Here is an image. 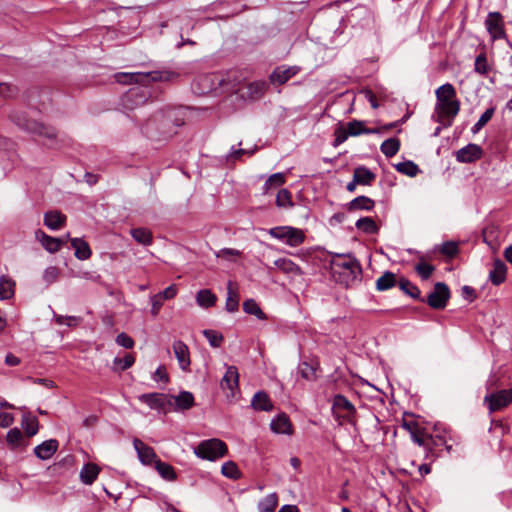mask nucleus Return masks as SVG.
<instances>
[{
	"instance_id": "1",
	"label": "nucleus",
	"mask_w": 512,
	"mask_h": 512,
	"mask_svg": "<svg viewBox=\"0 0 512 512\" xmlns=\"http://www.w3.org/2000/svg\"><path fill=\"white\" fill-rule=\"evenodd\" d=\"M179 77V74L169 70H157L150 72H130V105L140 106L151 97L148 85L152 82H171Z\"/></svg>"
},
{
	"instance_id": "2",
	"label": "nucleus",
	"mask_w": 512,
	"mask_h": 512,
	"mask_svg": "<svg viewBox=\"0 0 512 512\" xmlns=\"http://www.w3.org/2000/svg\"><path fill=\"white\" fill-rule=\"evenodd\" d=\"M333 280L345 288L354 287L362 280V267L350 253H335L330 261Z\"/></svg>"
},
{
	"instance_id": "3",
	"label": "nucleus",
	"mask_w": 512,
	"mask_h": 512,
	"mask_svg": "<svg viewBox=\"0 0 512 512\" xmlns=\"http://www.w3.org/2000/svg\"><path fill=\"white\" fill-rule=\"evenodd\" d=\"M435 114L436 121L445 127L452 125L454 118L460 111V101L456 97V90L450 83L443 84L436 92Z\"/></svg>"
},
{
	"instance_id": "4",
	"label": "nucleus",
	"mask_w": 512,
	"mask_h": 512,
	"mask_svg": "<svg viewBox=\"0 0 512 512\" xmlns=\"http://www.w3.org/2000/svg\"><path fill=\"white\" fill-rule=\"evenodd\" d=\"M8 117L11 122L28 133H33L40 137H45L48 140H55L57 137V132L53 127L45 126L36 120L30 119L27 115V112L23 109H12Z\"/></svg>"
},
{
	"instance_id": "5",
	"label": "nucleus",
	"mask_w": 512,
	"mask_h": 512,
	"mask_svg": "<svg viewBox=\"0 0 512 512\" xmlns=\"http://www.w3.org/2000/svg\"><path fill=\"white\" fill-rule=\"evenodd\" d=\"M332 414L339 425L348 423L357 424V410L355 406L342 394H337L332 400Z\"/></svg>"
},
{
	"instance_id": "6",
	"label": "nucleus",
	"mask_w": 512,
	"mask_h": 512,
	"mask_svg": "<svg viewBox=\"0 0 512 512\" xmlns=\"http://www.w3.org/2000/svg\"><path fill=\"white\" fill-rule=\"evenodd\" d=\"M197 457L209 461H215L228 453L226 443L218 438L201 441L194 449Z\"/></svg>"
},
{
	"instance_id": "7",
	"label": "nucleus",
	"mask_w": 512,
	"mask_h": 512,
	"mask_svg": "<svg viewBox=\"0 0 512 512\" xmlns=\"http://www.w3.org/2000/svg\"><path fill=\"white\" fill-rule=\"evenodd\" d=\"M141 129L143 134L153 140H164L174 133L170 127V121L163 115H157L147 120Z\"/></svg>"
},
{
	"instance_id": "8",
	"label": "nucleus",
	"mask_w": 512,
	"mask_h": 512,
	"mask_svg": "<svg viewBox=\"0 0 512 512\" xmlns=\"http://www.w3.org/2000/svg\"><path fill=\"white\" fill-rule=\"evenodd\" d=\"M268 233L271 237L284 241L290 247H297L305 241L304 231L292 226L273 227L268 230Z\"/></svg>"
},
{
	"instance_id": "9",
	"label": "nucleus",
	"mask_w": 512,
	"mask_h": 512,
	"mask_svg": "<svg viewBox=\"0 0 512 512\" xmlns=\"http://www.w3.org/2000/svg\"><path fill=\"white\" fill-rule=\"evenodd\" d=\"M512 402V389H502L484 397L490 413L502 410Z\"/></svg>"
},
{
	"instance_id": "10",
	"label": "nucleus",
	"mask_w": 512,
	"mask_h": 512,
	"mask_svg": "<svg viewBox=\"0 0 512 512\" xmlns=\"http://www.w3.org/2000/svg\"><path fill=\"white\" fill-rule=\"evenodd\" d=\"M449 299V287L444 282H437L425 301L431 308L442 310L446 307Z\"/></svg>"
},
{
	"instance_id": "11",
	"label": "nucleus",
	"mask_w": 512,
	"mask_h": 512,
	"mask_svg": "<svg viewBox=\"0 0 512 512\" xmlns=\"http://www.w3.org/2000/svg\"><path fill=\"white\" fill-rule=\"evenodd\" d=\"M485 26L492 40L505 39L503 16L499 12H489L485 20Z\"/></svg>"
},
{
	"instance_id": "12",
	"label": "nucleus",
	"mask_w": 512,
	"mask_h": 512,
	"mask_svg": "<svg viewBox=\"0 0 512 512\" xmlns=\"http://www.w3.org/2000/svg\"><path fill=\"white\" fill-rule=\"evenodd\" d=\"M133 446L137 453L139 461L143 465H154L155 462L159 459L154 449L151 446L144 443L142 440L138 438L133 439Z\"/></svg>"
},
{
	"instance_id": "13",
	"label": "nucleus",
	"mask_w": 512,
	"mask_h": 512,
	"mask_svg": "<svg viewBox=\"0 0 512 512\" xmlns=\"http://www.w3.org/2000/svg\"><path fill=\"white\" fill-rule=\"evenodd\" d=\"M482 148L470 143L456 152V160L460 163H472L482 157Z\"/></svg>"
},
{
	"instance_id": "14",
	"label": "nucleus",
	"mask_w": 512,
	"mask_h": 512,
	"mask_svg": "<svg viewBox=\"0 0 512 512\" xmlns=\"http://www.w3.org/2000/svg\"><path fill=\"white\" fill-rule=\"evenodd\" d=\"M173 351L180 369L184 372H189L191 360L188 346L183 341L176 340L173 342Z\"/></svg>"
},
{
	"instance_id": "15",
	"label": "nucleus",
	"mask_w": 512,
	"mask_h": 512,
	"mask_svg": "<svg viewBox=\"0 0 512 512\" xmlns=\"http://www.w3.org/2000/svg\"><path fill=\"white\" fill-rule=\"evenodd\" d=\"M220 386L223 390H229L232 396L235 394V391L239 388V373L236 366H227Z\"/></svg>"
},
{
	"instance_id": "16",
	"label": "nucleus",
	"mask_w": 512,
	"mask_h": 512,
	"mask_svg": "<svg viewBox=\"0 0 512 512\" xmlns=\"http://www.w3.org/2000/svg\"><path fill=\"white\" fill-rule=\"evenodd\" d=\"M299 71L298 66H278L270 75V81L274 84L283 85Z\"/></svg>"
},
{
	"instance_id": "17",
	"label": "nucleus",
	"mask_w": 512,
	"mask_h": 512,
	"mask_svg": "<svg viewBox=\"0 0 512 512\" xmlns=\"http://www.w3.org/2000/svg\"><path fill=\"white\" fill-rule=\"evenodd\" d=\"M446 445V439L441 435H430L429 442L425 449V458L434 461L440 456L442 447Z\"/></svg>"
},
{
	"instance_id": "18",
	"label": "nucleus",
	"mask_w": 512,
	"mask_h": 512,
	"mask_svg": "<svg viewBox=\"0 0 512 512\" xmlns=\"http://www.w3.org/2000/svg\"><path fill=\"white\" fill-rule=\"evenodd\" d=\"M58 446L57 440L49 439L36 446L34 448V454L41 460H48L56 453Z\"/></svg>"
},
{
	"instance_id": "19",
	"label": "nucleus",
	"mask_w": 512,
	"mask_h": 512,
	"mask_svg": "<svg viewBox=\"0 0 512 512\" xmlns=\"http://www.w3.org/2000/svg\"><path fill=\"white\" fill-rule=\"evenodd\" d=\"M239 300H240V295L238 292L237 284L234 283L233 281H228L225 309L230 313H234V312L238 311Z\"/></svg>"
},
{
	"instance_id": "20",
	"label": "nucleus",
	"mask_w": 512,
	"mask_h": 512,
	"mask_svg": "<svg viewBox=\"0 0 512 512\" xmlns=\"http://www.w3.org/2000/svg\"><path fill=\"white\" fill-rule=\"evenodd\" d=\"M35 235L37 240L44 247V249L50 253L57 252L63 244L62 239L49 236L41 230L36 231Z\"/></svg>"
},
{
	"instance_id": "21",
	"label": "nucleus",
	"mask_w": 512,
	"mask_h": 512,
	"mask_svg": "<svg viewBox=\"0 0 512 512\" xmlns=\"http://www.w3.org/2000/svg\"><path fill=\"white\" fill-rule=\"evenodd\" d=\"M244 77L238 70H229L219 79V85L226 88L227 90L235 89L242 81Z\"/></svg>"
},
{
	"instance_id": "22",
	"label": "nucleus",
	"mask_w": 512,
	"mask_h": 512,
	"mask_svg": "<svg viewBox=\"0 0 512 512\" xmlns=\"http://www.w3.org/2000/svg\"><path fill=\"white\" fill-rule=\"evenodd\" d=\"M506 274L507 267L505 263L500 259L494 260L493 268L489 272V280L492 284L496 286L502 284L506 280Z\"/></svg>"
},
{
	"instance_id": "23",
	"label": "nucleus",
	"mask_w": 512,
	"mask_h": 512,
	"mask_svg": "<svg viewBox=\"0 0 512 512\" xmlns=\"http://www.w3.org/2000/svg\"><path fill=\"white\" fill-rule=\"evenodd\" d=\"M251 405L257 411H271L273 409L271 399L264 391H258L254 394Z\"/></svg>"
},
{
	"instance_id": "24",
	"label": "nucleus",
	"mask_w": 512,
	"mask_h": 512,
	"mask_svg": "<svg viewBox=\"0 0 512 512\" xmlns=\"http://www.w3.org/2000/svg\"><path fill=\"white\" fill-rule=\"evenodd\" d=\"M66 221V216L61 212L54 210L44 214V224L51 230L60 229Z\"/></svg>"
},
{
	"instance_id": "25",
	"label": "nucleus",
	"mask_w": 512,
	"mask_h": 512,
	"mask_svg": "<svg viewBox=\"0 0 512 512\" xmlns=\"http://www.w3.org/2000/svg\"><path fill=\"white\" fill-rule=\"evenodd\" d=\"M374 206L375 202L373 199L362 195L351 200L347 205V210L350 212L358 210L370 211L374 208Z\"/></svg>"
},
{
	"instance_id": "26",
	"label": "nucleus",
	"mask_w": 512,
	"mask_h": 512,
	"mask_svg": "<svg viewBox=\"0 0 512 512\" xmlns=\"http://www.w3.org/2000/svg\"><path fill=\"white\" fill-rule=\"evenodd\" d=\"M131 237L142 246H150L153 243V234L150 229L139 227L130 229Z\"/></svg>"
},
{
	"instance_id": "27",
	"label": "nucleus",
	"mask_w": 512,
	"mask_h": 512,
	"mask_svg": "<svg viewBox=\"0 0 512 512\" xmlns=\"http://www.w3.org/2000/svg\"><path fill=\"white\" fill-rule=\"evenodd\" d=\"M139 399L152 409H162L167 403V396L161 393L142 394Z\"/></svg>"
},
{
	"instance_id": "28",
	"label": "nucleus",
	"mask_w": 512,
	"mask_h": 512,
	"mask_svg": "<svg viewBox=\"0 0 512 512\" xmlns=\"http://www.w3.org/2000/svg\"><path fill=\"white\" fill-rule=\"evenodd\" d=\"M271 429L278 434H291V422L286 414H280L271 421Z\"/></svg>"
},
{
	"instance_id": "29",
	"label": "nucleus",
	"mask_w": 512,
	"mask_h": 512,
	"mask_svg": "<svg viewBox=\"0 0 512 512\" xmlns=\"http://www.w3.org/2000/svg\"><path fill=\"white\" fill-rule=\"evenodd\" d=\"M274 265L283 273L291 276L302 275L301 268L292 260L287 258H279L275 260Z\"/></svg>"
},
{
	"instance_id": "30",
	"label": "nucleus",
	"mask_w": 512,
	"mask_h": 512,
	"mask_svg": "<svg viewBox=\"0 0 512 512\" xmlns=\"http://www.w3.org/2000/svg\"><path fill=\"white\" fill-rule=\"evenodd\" d=\"M398 286L401 291H403L406 295L410 296L411 298L419 300L421 302H425V300L421 298L420 289L407 278L401 277L398 280Z\"/></svg>"
},
{
	"instance_id": "31",
	"label": "nucleus",
	"mask_w": 512,
	"mask_h": 512,
	"mask_svg": "<svg viewBox=\"0 0 512 512\" xmlns=\"http://www.w3.org/2000/svg\"><path fill=\"white\" fill-rule=\"evenodd\" d=\"M353 175L359 185H371L376 179V174L365 166H358L354 169Z\"/></svg>"
},
{
	"instance_id": "32",
	"label": "nucleus",
	"mask_w": 512,
	"mask_h": 512,
	"mask_svg": "<svg viewBox=\"0 0 512 512\" xmlns=\"http://www.w3.org/2000/svg\"><path fill=\"white\" fill-rule=\"evenodd\" d=\"M99 472L100 469L96 464L88 463L80 471V480L86 485H91L98 477Z\"/></svg>"
},
{
	"instance_id": "33",
	"label": "nucleus",
	"mask_w": 512,
	"mask_h": 512,
	"mask_svg": "<svg viewBox=\"0 0 512 512\" xmlns=\"http://www.w3.org/2000/svg\"><path fill=\"white\" fill-rule=\"evenodd\" d=\"M395 285H398V280L396 279V275L391 271L384 272L376 281V289L378 291L389 290Z\"/></svg>"
},
{
	"instance_id": "34",
	"label": "nucleus",
	"mask_w": 512,
	"mask_h": 512,
	"mask_svg": "<svg viewBox=\"0 0 512 512\" xmlns=\"http://www.w3.org/2000/svg\"><path fill=\"white\" fill-rule=\"evenodd\" d=\"M217 296L209 289H202L197 292L196 302L200 307L210 308L215 305Z\"/></svg>"
},
{
	"instance_id": "35",
	"label": "nucleus",
	"mask_w": 512,
	"mask_h": 512,
	"mask_svg": "<svg viewBox=\"0 0 512 512\" xmlns=\"http://www.w3.org/2000/svg\"><path fill=\"white\" fill-rule=\"evenodd\" d=\"M71 245L75 249V256L80 260H86L91 256V250L87 242L80 238L71 239Z\"/></svg>"
},
{
	"instance_id": "36",
	"label": "nucleus",
	"mask_w": 512,
	"mask_h": 512,
	"mask_svg": "<svg viewBox=\"0 0 512 512\" xmlns=\"http://www.w3.org/2000/svg\"><path fill=\"white\" fill-rule=\"evenodd\" d=\"M15 282L8 276L0 277V300L10 299L14 295Z\"/></svg>"
},
{
	"instance_id": "37",
	"label": "nucleus",
	"mask_w": 512,
	"mask_h": 512,
	"mask_svg": "<svg viewBox=\"0 0 512 512\" xmlns=\"http://www.w3.org/2000/svg\"><path fill=\"white\" fill-rule=\"evenodd\" d=\"M22 428L28 437H32L37 434L39 430V422L35 416L25 414L22 417Z\"/></svg>"
},
{
	"instance_id": "38",
	"label": "nucleus",
	"mask_w": 512,
	"mask_h": 512,
	"mask_svg": "<svg viewBox=\"0 0 512 512\" xmlns=\"http://www.w3.org/2000/svg\"><path fill=\"white\" fill-rule=\"evenodd\" d=\"M400 149V140L398 138L386 139L380 146L381 152L388 158L393 157Z\"/></svg>"
},
{
	"instance_id": "39",
	"label": "nucleus",
	"mask_w": 512,
	"mask_h": 512,
	"mask_svg": "<svg viewBox=\"0 0 512 512\" xmlns=\"http://www.w3.org/2000/svg\"><path fill=\"white\" fill-rule=\"evenodd\" d=\"M278 505V495L273 492L268 494L265 498L259 501L258 510L259 512H274Z\"/></svg>"
},
{
	"instance_id": "40",
	"label": "nucleus",
	"mask_w": 512,
	"mask_h": 512,
	"mask_svg": "<svg viewBox=\"0 0 512 512\" xmlns=\"http://www.w3.org/2000/svg\"><path fill=\"white\" fill-rule=\"evenodd\" d=\"M174 403L178 409H190L194 405V396L191 392L182 391L174 397Z\"/></svg>"
},
{
	"instance_id": "41",
	"label": "nucleus",
	"mask_w": 512,
	"mask_h": 512,
	"mask_svg": "<svg viewBox=\"0 0 512 512\" xmlns=\"http://www.w3.org/2000/svg\"><path fill=\"white\" fill-rule=\"evenodd\" d=\"M267 89V83L265 81H254L248 84L247 93L251 99L261 98Z\"/></svg>"
},
{
	"instance_id": "42",
	"label": "nucleus",
	"mask_w": 512,
	"mask_h": 512,
	"mask_svg": "<svg viewBox=\"0 0 512 512\" xmlns=\"http://www.w3.org/2000/svg\"><path fill=\"white\" fill-rule=\"evenodd\" d=\"M358 230L366 234H376L379 231V227L371 217H362L357 220L355 224Z\"/></svg>"
},
{
	"instance_id": "43",
	"label": "nucleus",
	"mask_w": 512,
	"mask_h": 512,
	"mask_svg": "<svg viewBox=\"0 0 512 512\" xmlns=\"http://www.w3.org/2000/svg\"><path fill=\"white\" fill-rule=\"evenodd\" d=\"M154 467L163 479L168 481H173L176 479V473L170 464L162 462L160 459H158L155 462Z\"/></svg>"
},
{
	"instance_id": "44",
	"label": "nucleus",
	"mask_w": 512,
	"mask_h": 512,
	"mask_svg": "<svg viewBox=\"0 0 512 512\" xmlns=\"http://www.w3.org/2000/svg\"><path fill=\"white\" fill-rule=\"evenodd\" d=\"M221 473L223 476L232 479L237 480L241 478L242 473L239 470L237 464L233 461H227L222 465Z\"/></svg>"
},
{
	"instance_id": "45",
	"label": "nucleus",
	"mask_w": 512,
	"mask_h": 512,
	"mask_svg": "<svg viewBox=\"0 0 512 512\" xmlns=\"http://www.w3.org/2000/svg\"><path fill=\"white\" fill-rule=\"evenodd\" d=\"M243 310L247 314L254 315L260 320L266 319L265 313L262 311V309L254 299H247L246 301H244Z\"/></svg>"
},
{
	"instance_id": "46",
	"label": "nucleus",
	"mask_w": 512,
	"mask_h": 512,
	"mask_svg": "<svg viewBox=\"0 0 512 512\" xmlns=\"http://www.w3.org/2000/svg\"><path fill=\"white\" fill-rule=\"evenodd\" d=\"M347 129L350 136H357L360 134H371L376 132V129L365 128L364 123L358 120H353L349 122L347 125Z\"/></svg>"
},
{
	"instance_id": "47",
	"label": "nucleus",
	"mask_w": 512,
	"mask_h": 512,
	"mask_svg": "<svg viewBox=\"0 0 512 512\" xmlns=\"http://www.w3.org/2000/svg\"><path fill=\"white\" fill-rule=\"evenodd\" d=\"M430 433L423 426H419L410 436L414 443L426 449L429 442Z\"/></svg>"
},
{
	"instance_id": "48",
	"label": "nucleus",
	"mask_w": 512,
	"mask_h": 512,
	"mask_svg": "<svg viewBox=\"0 0 512 512\" xmlns=\"http://www.w3.org/2000/svg\"><path fill=\"white\" fill-rule=\"evenodd\" d=\"M395 168L398 172L410 177L416 176L419 172L418 165L412 161L400 162L395 165Z\"/></svg>"
},
{
	"instance_id": "49",
	"label": "nucleus",
	"mask_w": 512,
	"mask_h": 512,
	"mask_svg": "<svg viewBox=\"0 0 512 512\" xmlns=\"http://www.w3.org/2000/svg\"><path fill=\"white\" fill-rule=\"evenodd\" d=\"M276 206L279 208H291L293 207L292 197L289 190L283 188L280 189L276 195Z\"/></svg>"
},
{
	"instance_id": "50",
	"label": "nucleus",
	"mask_w": 512,
	"mask_h": 512,
	"mask_svg": "<svg viewBox=\"0 0 512 512\" xmlns=\"http://www.w3.org/2000/svg\"><path fill=\"white\" fill-rule=\"evenodd\" d=\"M414 269L422 280H428L435 271V266L420 260Z\"/></svg>"
},
{
	"instance_id": "51",
	"label": "nucleus",
	"mask_w": 512,
	"mask_h": 512,
	"mask_svg": "<svg viewBox=\"0 0 512 512\" xmlns=\"http://www.w3.org/2000/svg\"><path fill=\"white\" fill-rule=\"evenodd\" d=\"M285 183V176L283 173H275L269 176L266 180L263 190L264 193H268L271 188H277Z\"/></svg>"
},
{
	"instance_id": "52",
	"label": "nucleus",
	"mask_w": 512,
	"mask_h": 512,
	"mask_svg": "<svg viewBox=\"0 0 512 512\" xmlns=\"http://www.w3.org/2000/svg\"><path fill=\"white\" fill-rule=\"evenodd\" d=\"M8 445L15 449L23 444V434L18 428L11 429L6 436Z\"/></svg>"
},
{
	"instance_id": "53",
	"label": "nucleus",
	"mask_w": 512,
	"mask_h": 512,
	"mask_svg": "<svg viewBox=\"0 0 512 512\" xmlns=\"http://www.w3.org/2000/svg\"><path fill=\"white\" fill-rule=\"evenodd\" d=\"M60 275V269L56 266H49L47 267L42 275V279L46 286H49L53 283H55Z\"/></svg>"
},
{
	"instance_id": "54",
	"label": "nucleus",
	"mask_w": 512,
	"mask_h": 512,
	"mask_svg": "<svg viewBox=\"0 0 512 512\" xmlns=\"http://www.w3.org/2000/svg\"><path fill=\"white\" fill-rule=\"evenodd\" d=\"M203 335L208 340L212 347H220L223 342V335L215 330L206 329L203 331Z\"/></svg>"
},
{
	"instance_id": "55",
	"label": "nucleus",
	"mask_w": 512,
	"mask_h": 512,
	"mask_svg": "<svg viewBox=\"0 0 512 512\" xmlns=\"http://www.w3.org/2000/svg\"><path fill=\"white\" fill-rule=\"evenodd\" d=\"M474 70H475V72H477L481 75H487V73L489 72L487 58L484 53H481L476 57L475 64H474Z\"/></svg>"
},
{
	"instance_id": "56",
	"label": "nucleus",
	"mask_w": 512,
	"mask_h": 512,
	"mask_svg": "<svg viewBox=\"0 0 512 512\" xmlns=\"http://www.w3.org/2000/svg\"><path fill=\"white\" fill-rule=\"evenodd\" d=\"M440 252L448 257H454L458 253V245L456 242L447 241L440 247Z\"/></svg>"
},
{
	"instance_id": "57",
	"label": "nucleus",
	"mask_w": 512,
	"mask_h": 512,
	"mask_svg": "<svg viewBox=\"0 0 512 512\" xmlns=\"http://www.w3.org/2000/svg\"><path fill=\"white\" fill-rule=\"evenodd\" d=\"M299 372L304 379L311 380L315 377V369L307 362H303L299 366Z\"/></svg>"
},
{
	"instance_id": "58",
	"label": "nucleus",
	"mask_w": 512,
	"mask_h": 512,
	"mask_svg": "<svg viewBox=\"0 0 512 512\" xmlns=\"http://www.w3.org/2000/svg\"><path fill=\"white\" fill-rule=\"evenodd\" d=\"M164 303V300L160 297V295L157 293L151 297V314L153 316H157L160 312V309L162 308Z\"/></svg>"
},
{
	"instance_id": "59",
	"label": "nucleus",
	"mask_w": 512,
	"mask_h": 512,
	"mask_svg": "<svg viewBox=\"0 0 512 512\" xmlns=\"http://www.w3.org/2000/svg\"><path fill=\"white\" fill-rule=\"evenodd\" d=\"M348 136H350V134L348 133V129H343V128L336 129L333 146H335V147L339 146L340 144H342L343 142H345L347 140Z\"/></svg>"
},
{
	"instance_id": "60",
	"label": "nucleus",
	"mask_w": 512,
	"mask_h": 512,
	"mask_svg": "<svg viewBox=\"0 0 512 512\" xmlns=\"http://www.w3.org/2000/svg\"><path fill=\"white\" fill-rule=\"evenodd\" d=\"M158 294L164 301L173 299L177 295V287L175 284H172Z\"/></svg>"
},
{
	"instance_id": "61",
	"label": "nucleus",
	"mask_w": 512,
	"mask_h": 512,
	"mask_svg": "<svg viewBox=\"0 0 512 512\" xmlns=\"http://www.w3.org/2000/svg\"><path fill=\"white\" fill-rule=\"evenodd\" d=\"M128 368V355L123 356L122 358H115L113 370L116 372L124 371Z\"/></svg>"
},
{
	"instance_id": "62",
	"label": "nucleus",
	"mask_w": 512,
	"mask_h": 512,
	"mask_svg": "<svg viewBox=\"0 0 512 512\" xmlns=\"http://www.w3.org/2000/svg\"><path fill=\"white\" fill-rule=\"evenodd\" d=\"M14 422V416L11 413H0V427L7 428Z\"/></svg>"
},
{
	"instance_id": "63",
	"label": "nucleus",
	"mask_w": 512,
	"mask_h": 512,
	"mask_svg": "<svg viewBox=\"0 0 512 512\" xmlns=\"http://www.w3.org/2000/svg\"><path fill=\"white\" fill-rule=\"evenodd\" d=\"M240 251L232 248H223L217 253V257L229 259L230 257L240 256Z\"/></svg>"
},
{
	"instance_id": "64",
	"label": "nucleus",
	"mask_w": 512,
	"mask_h": 512,
	"mask_svg": "<svg viewBox=\"0 0 512 512\" xmlns=\"http://www.w3.org/2000/svg\"><path fill=\"white\" fill-rule=\"evenodd\" d=\"M495 112V109L493 107L488 108L478 119L484 126L491 120Z\"/></svg>"
}]
</instances>
